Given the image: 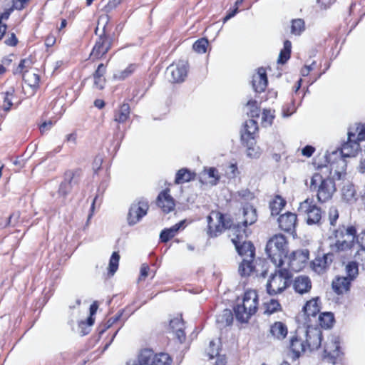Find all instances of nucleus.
<instances>
[{"label": "nucleus", "instance_id": "f257e3e1", "mask_svg": "<svg viewBox=\"0 0 365 365\" xmlns=\"http://www.w3.org/2000/svg\"><path fill=\"white\" fill-rule=\"evenodd\" d=\"M332 169V165L329 163L319 165L310 178L308 188L320 203L331 200L336 192V182L331 177Z\"/></svg>", "mask_w": 365, "mask_h": 365}, {"label": "nucleus", "instance_id": "f03ea898", "mask_svg": "<svg viewBox=\"0 0 365 365\" xmlns=\"http://www.w3.org/2000/svg\"><path fill=\"white\" fill-rule=\"evenodd\" d=\"M333 235L336 239L334 243L330 245V250L336 254L338 257L351 256L357 240V229L355 225L339 226Z\"/></svg>", "mask_w": 365, "mask_h": 365}, {"label": "nucleus", "instance_id": "7ed1b4c3", "mask_svg": "<svg viewBox=\"0 0 365 365\" xmlns=\"http://www.w3.org/2000/svg\"><path fill=\"white\" fill-rule=\"evenodd\" d=\"M264 251L267 259L275 267L284 265L286 257L289 252L288 238L280 232L272 235L267 241Z\"/></svg>", "mask_w": 365, "mask_h": 365}, {"label": "nucleus", "instance_id": "20e7f679", "mask_svg": "<svg viewBox=\"0 0 365 365\" xmlns=\"http://www.w3.org/2000/svg\"><path fill=\"white\" fill-rule=\"evenodd\" d=\"M259 307V296L256 290L247 289L242 296V302L234 307L236 319L242 322H247L256 314Z\"/></svg>", "mask_w": 365, "mask_h": 365}, {"label": "nucleus", "instance_id": "39448f33", "mask_svg": "<svg viewBox=\"0 0 365 365\" xmlns=\"http://www.w3.org/2000/svg\"><path fill=\"white\" fill-rule=\"evenodd\" d=\"M292 277V273L285 268L284 265L276 267V269L269 276L266 285L267 293L271 296L282 293L290 286Z\"/></svg>", "mask_w": 365, "mask_h": 365}, {"label": "nucleus", "instance_id": "423d86ee", "mask_svg": "<svg viewBox=\"0 0 365 365\" xmlns=\"http://www.w3.org/2000/svg\"><path fill=\"white\" fill-rule=\"evenodd\" d=\"M258 123L254 119L245 121L240 132L241 143L247 148V153L250 157H257L258 151L255 148L256 137L258 133Z\"/></svg>", "mask_w": 365, "mask_h": 365}, {"label": "nucleus", "instance_id": "0eeeda50", "mask_svg": "<svg viewBox=\"0 0 365 365\" xmlns=\"http://www.w3.org/2000/svg\"><path fill=\"white\" fill-rule=\"evenodd\" d=\"M207 234L211 238L217 237L225 230L231 228L232 221L220 211H212L207 216Z\"/></svg>", "mask_w": 365, "mask_h": 365}, {"label": "nucleus", "instance_id": "6e6552de", "mask_svg": "<svg viewBox=\"0 0 365 365\" xmlns=\"http://www.w3.org/2000/svg\"><path fill=\"white\" fill-rule=\"evenodd\" d=\"M113 44V38L106 33L105 28L103 32L96 38L95 43L89 54V59L96 62L103 59Z\"/></svg>", "mask_w": 365, "mask_h": 365}, {"label": "nucleus", "instance_id": "1a4fd4ad", "mask_svg": "<svg viewBox=\"0 0 365 365\" xmlns=\"http://www.w3.org/2000/svg\"><path fill=\"white\" fill-rule=\"evenodd\" d=\"M298 211L300 215L305 216L306 222L309 225L319 224L322 220V210L312 199L307 198L300 202Z\"/></svg>", "mask_w": 365, "mask_h": 365}, {"label": "nucleus", "instance_id": "9d476101", "mask_svg": "<svg viewBox=\"0 0 365 365\" xmlns=\"http://www.w3.org/2000/svg\"><path fill=\"white\" fill-rule=\"evenodd\" d=\"M140 361L144 365H172L173 358L165 352L155 353L153 349L145 348L140 351Z\"/></svg>", "mask_w": 365, "mask_h": 365}, {"label": "nucleus", "instance_id": "9b49d317", "mask_svg": "<svg viewBox=\"0 0 365 365\" xmlns=\"http://www.w3.org/2000/svg\"><path fill=\"white\" fill-rule=\"evenodd\" d=\"M309 258V251L308 250H297L289 252L286 259H287L288 269L291 272H298L302 271L308 263Z\"/></svg>", "mask_w": 365, "mask_h": 365}, {"label": "nucleus", "instance_id": "f8f14e48", "mask_svg": "<svg viewBox=\"0 0 365 365\" xmlns=\"http://www.w3.org/2000/svg\"><path fill=\"white\" fill-rule=\"evenodd\" d=\"M279 229L293 237L297 236V227L298 225V217L296 213L287 211L280 215L277 218Z\"/></svg>", "mask_w": 365, "mask_h": 365}, {"label": "nucleus", "instance_id": "ddd939ff", "mask_svg": "<svg viewBox=\"0 0 365 365\" xmlns=\"http://www.w3.org/2000/svg\"><path fill=\"white\" fill-rule=\"evenodd\" d=\"M304 326L307 327L304 342L307 349L311 351L318 349L321 346L322 340L321 330L314 327L309 322L304 323Z\"/></svg>", "mask_w": 365, "mask_h": 365}, {"label": "nucleus", "instance_id": "4468645a", "mask_svg": "<svg viewBox=\"0 0 365 365\" xmlns=\"http://www.w3.org/2000/svg\"><path fill=\"white\" fill-rule=\"evenodd\" d=\"M188 66L187 61L182 59L170 65L167 69L170 73V81L174 83L183 82L187 76Z\"/></svg>", "mask_w": 365, "mask_h": 365}, {"label": "nucleus", "instance_id": "2eb2a0df", "mask_svg": "<svg viewBox=\"0 0 365 365\" xmlns=\"http://www.w3.org/2000/svg\"><path fill=\"white\" fill-rule=\"evenodd\" d=\"M335 256L336 257V254L330 250L328 253L316 257L310 263L312 269L318 274L326 273L333 262Z\"/></svg>", "mask_w": 365, "mask_h": 365}, {"label": "nucleus", "instance_id": "dca6fc26", "mask_svg": "<svg viewBox=\"0 0 365 365\" xmlns=\"http://www.w3.org/2000/svg\"><path fill=\"white\" fill-rule=\"evenodd\" d=\"M343 353L340 349L339 341L331 339L326 342L322 354V359L331 364H336L341 359Z\"/></svg>", "mask_w": 365, "mask_h": 365}, {"label": "nucleus", "instance_id": "f3484780", "mask_svg": "<svg viewBox=\"0 0 365 365\" xmlns=\"http://www.w3.org/2000/svg\"><path fill=\"white\" fill-rule=\"evenodd\" d=\"M155 203L164 214H169L175 210V200L171 196L170 190L168 187L160 192Z\"/></svg>", "mask_w": 365, "mask_h": 365}, {"label": "nucleus", "instance_id": "a211bd4d", "mask_svg": "<svg viewBox=\"0 0 365 365\" xmlns=\"http://www.w3.org/2000/svg\"><path fill=\"white\" fill-rule=\"evenodd\" d=\"M360 150V144L355 140V133H348L347 141L341 145L340 153L341 157L345 160L346 158L356 156Z\"/></svg>", "mask_w": 365, "mask_h": 365}, {"label": "nucleus", "instance_id": "6ab92c4d", "mask_svg": "<svg viewBox=\"0 0 365 365\" xmlns=\"http://www.w3.org/2000/svg\"><path fill=\"white\" fill-rule=\"evenodd\" d=\"M148 208L149 205L147 202H139L138 204L132 205L128 215L129 224L134 225L139 222L147 214Z\"/></svg>", "mask_w": 365, "mask_h": 365}, {"label": "nucleus", "instance_id": "aec40b11", "mask_svg": "<svg viewBox=\"0 0 365 365\" xmlns=\"http://www.w3.org/2000/svg\"><path fill=\"white\" fill-rule=\"evenodd\" d=\"M289 351L291 353V358L293 361L298 359L307 349L304 340L297 335L291 336L289 346Z\"/></svg>", "mask_w": 365, "mask_h": 365}, {"label": "nucleus", "instance_id": "412c9836", "mask_svg": "<svg viewBox=\"0 0 365 365\" xmlns=\"http://www.w3.org/2000/svg\"><path fill=\"white\" fill-rule=\"evenodd\" d=\"M247 227H244V225L242 223H238L237 225H231L230 237L231 238V241L234 246H237L243 243L244 242H247V237L248 236V232L247 230Z\"/></svg>", "mask_w": 365, "mask_h": 365}, {"label": "nucleus", "instance_id": "4be33fe9", "mask_svg": "<svg viewBox=\"0 0 365 365\" xmlns=\"http://www.w3.org/2000/svg\"><path fill=\"white\" fill-rule=\"evenodd\" d=\"M252 84L255 92L261 93L265 91L268 84L265 68L260 67L257 69L252 76Z\"/></svg>", "mask_w": 365, "mask_h": 365}, {"label": "nucleus", "instance_id": "5701e85b", "mask_svg": "<svg viewBox=\"0 0 365 365\" xmlns=\"http://www.w3.org/2000/svg\"><path fill=\"white\" fill-rule=\"evenodd\" d=\"M109 61L110 59L106 62V63H99L97 68L92 74L93 78V87L99 91L103 90L106 86V78L105 75L107 71V67Z\"/></svg>", "mask_w": 365, "mask_h": 365}, {"label": "nucleus", "instance_id": "b1692460", "mask_svg": "<svg viewBox=\"0 0 365 365\" xmlns=\"http://www.w3.org/2000/svg\"><path fill=\"white\" fill-rule=\"evenodd\" d=\"M353 282L345 276H336L331 282V288L337 295H342L349 292Z\"/></svg>", "mask_w": 365, "mask_h": 365}, {"label": "nucleus", "instance_id": "393cba45", "mask_svg": "<svg viewBox=\"0 0 365 365\" xmlns=\"http://www.w3.org/2000/svg\"><path fill=\"white\" fill-rule=\"evenodd\" d=\"M185 227L186 220H183L169 228L163 229L160 233V241L163 243H167L174 238L180 230H183Z\"/></svg>", "mask_w": 365, "mask_h": 365}, {"label": "nucleus", "instance_id": "a878e982", "mask_svg": "<svg viewBox=\"0 0 365 365\" xmlns=\"http://www.w3.org/2000/svg\"><path fill=\"white\" fill-rule=\"evenodd\" d=\"M257 259H242L238 266V273L242 278H247L253 276L254 274L257 275Z\"/></svg>", "mask_w": 365, "mask_h": 365}, {"label": "nucleus", "instance_id": "bb28decb", "mask_svg": "<svg viewBox=\"0 0 365 365\" xmlns=\"http://www.w3.org/2000/svg\"><path fill=\"white\" fill-rule=\"evenodd\" d=\"M322 309V301L319 297H314L307 300L302 307V311L307 317H316Z\"/></svg>", "mask_w": 365, "mask_h": 365}, {"label": "nucleus", "instance_id": "cd10ccee", "mask_svg": "<svg viewBox=\"0 0 365 365\" xmlns=\"http://www.w3.org/2000/svg\"><path fill=\"white\" fill-rule=\"evenodd\" d=\"M312 287L310 278L305 275L297 277L293 281V288L299 294L309 293Z\"/></svg>", "mask_w": 365, "mask_h": 365}, {"label": "nucleus", "instance_id": "c85d7f7f", "mask_svg": "<svg viewBox=\"0 0 365 365\" xmlns=\"http://www.w3.org/2000/svg\"><path fill=\"white\" fill-rule=\"evenodd\" d=\"M237 254L242 259H249L256 258V248L251 241L244 242L243 243L235 246Z\"/></svg>", "mask_w": 365, "mask_h": 365}, {"label": "nucleus", "instance_id": "c756f323", "mask_svg": "<svg viewBox=\"0 0 365 365\" xmlns=\"http://www.w3.org/2000/svg\"><path fill=\"white\" fill-rule=\"evenodd\" d=\"M170 331L174 334L180 343L185 341V324L182 317H175L170 321Z\"/></svg>", "mask_w": 365, "mask_h": 365}, {"label": "nucleus", "instance_id": "7c9ffc66", "mask_svg": "<svg viewBox=\"0 0 365 365\" xmlns=\"http://www.w3.org/2000/svg\"><path fill=\"white\" fill-rule=\"evenodd\" d=\"M335 322V317L331 312H320L318 314L317 326L323 329H331Z\"/></svg>", "mask_w": 365, "mask_h": 365}, {"label": "nucleus", "instance_id": "2f4dec72", "mask_svg": "<svg viewBox=\"0 0 365 365\" xmlns=\"http://www.w3.org/2000/svg\"><path fill=\"white\" fill-rule=\"evenodd\" d=\"M269 332L274 338L278 340H283L288 334V329L284 323L275 322L271 324Z\"/></svg>", "mask_w": 365, "mask_h": 365}, {"label": "nucleus", "instance_id": "473e14b6", "mask_svg": "<svg viewBox=\"0 0 365 365\" xmlns=\"http://www.w3.org/2000/svg\"><path fill=\"white\" fill-rule=\"evenodd\" d=\"M341 198L348 203H354L357 200V193L352 182H348L343 185Z\"/></svg>", "mask_w": 365, "mask_h": 365}, {"label": "nucleus", "instance_id": "72a5a7b5", "mask_svg": "<svg viewBox=\"0 0 365 365\" xmlns=\"http://www.w3.org/2000/svg\"><path fill=\"white\" fill-rule=\"evenodd\" d=\"M130 108L128 103H123L114 111V120L118 123H125L130 118Z\"/></svg>", "mask_w": 365, "mask_h": 365}, {"label": "nucleus", "instance_id": "f704fd0d", "mask_svg": "<svg viewBox=\"0 0 365 365\" xmlns=\"http://www.w3.org/2000/svg\"><path fill=\"white\" fill-rule=\"evenodd\" d=\"M263 314L267 316H270L273 314L282 312V306L279 300L271 299L262 304Z\"/></svg>", "mask_w": 365, "mask_h": 365}, {"label": "nucleus", "instance_id": "c9c22d12", "mask_svg": "<svg viewBox=\"0 0 365 365\" xmlns=\"http://www.w3.org/2000/svg\"><path fill=\"white\" fill-rule=\"evenodd\" d=\"M33 65L34 61L31 56L23 58L20 61L17 67L13 70V74L15 76L21 75V76H24V75L30 73L29 69L31 68Z\"/></svg>", "mask_w": 365, "mask_h": 365}, {"label": "nucleus", "instance_id": "e433bc0d", "mask_svg": "<svg viewBox=\"0 0 365 365\" xmlns=\"http://www.w3.org/2000/svg\"><path fill=\"white\" fill-rule=\"evenodd\" d=\"M243 215L244 220L242 223L244 227L252 225L257 220V210L252 205H247L243 208Z\"/></svg>", "mask_w": 365, "mask_h": 365}, {"label": "nucleus", "instance_id": "4c0bfd02", "mask_svg": "<svg viewBox=\"0 0 365 365\" xmlns=\"http://www.w3.org/2000/svg\"><path fill=\"white\" fill-rule=\"evenodd\" d=\"M195 177L196 174L194 172H192L187 168H181L175 175V183L179 185L188 182L195 180Z\"/></svg>", "mask_w": 365, "mask_h": 365}, {"label": "nucleus", "instance_id": "58836bf2", "mask_svg": "<svg viewBox=\"0 0 365 365\" xmlns=\"http://www.w3.org/2000/svg\"><path fill=\"white\" fill-rule=\"evenodd\" d=\"M286 200L279 195H276L269 202V208L271 215L273 216L278 215L282 209L285 207Z\"/></svg>", "mask_w": 365, "mask_h": 365}, {"label": "nucleus", "instance_id": "ea45409f", "mask_svg": "<svg viewBox=\"0 0 365 365\" xmlns=\"http://www.w3.org/2000/svg\"><path fill=\"white\" fill-rule=\"evenodd\" d=\"M346 277L354 282L359 276V264L356 261L348 262L344 267Z\"/></svg>", "mask_w": 365, "mask_h": 365}, {"label": "nucleus", "instance_id": "a19ab883", "mask_svg": "<svg viewBox=\"0 0 365 365\" xmlns=\"http://www.w3.org/2000/svg\"><path fill=\"white\" fill-rule=\"evenodd\" d=\"M22 78L26 84L31 87L33 91L36 92L40 86V76L34 73H29L24 75Z\"/></svg>", "mask_w": 365, "mask_h": 365}, {"label": "nucleus", "instance_id": "79ce46f5", "mask_svg": "<svg viewBox=\"0 0 365 365\" xmlns=\"http://www.w3.org/2000/svg\"><path fill=\"white\" fill-rule=\"evenodd\" d=\"M292 43L289 40L284 42L283 48L280 51L277 62L281 64H284L291 56Z\"/></svg>", "mask_w": 365, "mask_h": 365}, {"label": "nucleus", "instance_id": "37998d69", "mask_svg": "<svg viewBox=\"0 0 365 365\" xmlns=\"http://www.w3.org/2000/svg\"><path fill=\"white\" fill-rule=\"evenodd\" d=\"M123 310H120L114 317L109 318L106 323L101 324L98 327L99 335L103 334L107 329L111 327L115 322H117L123 316Z\"/></svg>", "mask_w": 365, "mask_h": 365}, {"label": "nucleus", "instance_id": "c03bdc74", "mask_svg": "<svg viewBox=\"0 0 365 365\" xmlns=\"http://www.w3.org/2000/svg\"><path fill=\"white\" fill-rule=\"evenodd\" d=\"M305 30V23L302 19H295L292 21L291 33L295 36L300 35Z\"/></svg>", "mask_w": 365, "mask_h": 365}, {"label": "nucleus", "instance_id": "a18cd8bd", "mask_svg": "<svg viewBox=\"0 0 365 365\" xmlns=\"http://www.w3.org/2000/svg\"><path fill=\"white\" fill-rule=\"evenodd\" d=\"M2 94L4 96L2 108L4 111H9L13 106L12 100L14 95V89L11 88L10 91Z\"/></svg>", "mask_w": 365, "mask_h": 365}, {"label": "nucleus", "instance_id": "49530a36", "mask_svg": "<svg viewBox=\"0 0 365 365\" xmlns=\"http://www.w3.org/2000/svg\"><path fill=\"white\" fill-rule=\"evenodd\" d=\"M209 45L208 40L205 38L197 39L192 46L193 50L198 53H205Z\"/></svg>", "mask_w": 365, "mask_h": 365}, {"label": "nucleus", "instance_id": "de8ad7c7", "mask_svg": "<svg viewBox=\"0 0 365 365\" xmlns=\"http://www.w3.org/2000/svg\"><path fill=\"white\" fill-rule=\"evenodd\" d=\"M119 260L120 255L118 252H113L110 258L108 265V272L111 275H113L114 273L117 271L118 268Z\"/></svg>", "mask_w": 365, "mask_h": 365}, {"label": "nucleus", "instance_id": "09e8293b", "mask_svg": "<svg viewBox=\"0 0 365 365\" xmlns=\"http://www.w3.org/2000/svg\"><path fill=\"white\" fill-rule=\"evenodd\" d=\"M138 68L137 63H130L124 70L121 71L118 74V78L120 80H125V78L130 76Z\"/></svg>", "mask_w": 365, "mask_h": 365}, {"label": "nucleus", "instance_id": "8fccbe9b", "mask_svg": "<svg viewBox=\"0 0 365 365\" xmlns=\"http://www.w3.org/2000/svg\"><path fill=\"white\" fill-rule=\"evenodd\" d=\"M81 173L82 170L81 168L68 170L65 172L64 177L68 183L71 185L73 182H74L76 178H78L81 177Z\"/></svg>", "mask_w": 365, "mask_h": 365}, {"label": "nucleus", "instance_id": "3c124183", "mask_svg": "<svg viewBox=\"0 0 365 365\" xmlns=\"http://www.w3.org/2000/svg\"><path fill=\"white\" fill-rule=\"evenodd\" d=\"M247 106L250 108L249 115L252 118H258L259 116L260 108L257 105V102L255 100H250Z\"/></svg>", "mask_w": 365, "mask_h": 365}, {"label": "nucleus", "instance_id": "603ef678", "mask_svg": "<svg viewBox=\"0 0 365 365\" xmlns=\"http://www.w3.org/2000/svg\"><path fill=\"white\" fill-rule=\"evenodd\" d=\"M204 172L207 175L208 178L211 179V182L216 185L220 180V175L217 170L214 167L205 168Z\"/></svg>", "mask_w": 365, "mask_h": 365}, {"label": "nucleus", "instance_id": "864d4df0", "mask_svg": "<svg viewBox=\"0 0 365 365\" xmlns=\"http://www.w3.org/2000/svg\"><path fill=\"white\" fill-rule=\"evenodd\" d=\"M356 245L360 249L356 252V256L360 255L361 252L365 255V229L361 233H357Z\"/></svg>", "mask_w": 365, "mask_h": 365}, {"label": "nucleus", "instance_id": "5fc2aeb1", "mask_svg": "<svg viewBox=\"0 0 365 365\" xmlns=\"http://www.w3.org/2000/svg\"><path fill=\"white\" fill-rule=\"evenodd\" d=\"M328 216L330 225L332 226H335L339 216V213L337 208L334 206H331L328 210Z\"/></svg>", "mask_w": 365, "mask_h": 365}, {"label": "nucleus", "instance_id": "6e6d98bb", "mask_svg": "<svg viewBox=\"0 0 365 365\" xmlns=\"http://www.w3.org/2000/svg\"><path fill=\"white\" fill-rule=\"evenodd\" d=\"M274 115L270 110L264 109L262 116V124L263 126L271 125L274 119Z\"/></svg>", "mask_w": 365, "mask_h": 365}, {"label": "nucleus", "instance_id": "4d7b16f0", "mask_svg": "<svg viewBox=\"0 0 365 365\" xmlns=\"http://www.w3.org/2000/svg\"><path fill=\"white\" fill-rule=\"evenodd\" d=\"M355 135H357L356 140L359 143L361 141L365 140V125L359 123L356 127Z\"/></svg>", "mask_w": 365, "mask_h": 365}, {"label": "nucleus", "instance_id": "13d9d810", "mask_svg": "<svg viewBox=\"0 0 365 365\" xmlns=\"http://www.w3.org/2000/svg\"><path fill=\"white\" fill-rule=\"evenodd\" d=\"M31 0H12V9L21 11L29 4Z\"/></svg>", "mask_w": 365, "mask_h": 365}, {"label": "nucleus", "instance_id": "bf43d9fd", "mask_svg": "<svg viewBox=\"0 0 365 365\" xmlns=\"http://www.w3.org/2000/svg\"><path fill=\"white\" fill-rule=\"evenodd\" d=\"M317 68V62L313 61L310 65L304 66L300 71V73L302 76H309L312 71H313Z\"/></svg>", "mask_w": 365, "mask_h": 365}, {"label": "nucleus", "instance_id": "052dcab7", "mask_svg": "<svg viewBox=\"0 0 365 365\" xmlns=\"http://www.w3.org/2000/svg\"><path fill=\"white\" fill-rule=\"evenodd\" d=\"M150 271V267L147 264H143L140 267V276L139 280H145L148 276Z\"/></svg>", "mask_w": 365, "mask_h": 365}, {"label": "nucleus", "instance_id": "680f3d73", "mask_svg": "<svg viewBox=\"0 0 365 365\" xmlns=\"http://www.w3.org/2000/svg\"><path fill=\"white\" fill-rule=\"evenodd\" d=\"M102 163H103V158L101 156L97 155L94 158L93 163H92V167L94 170V173H96V174L98 173V171L101 168Z\"/></svg>", "mask_w": 365, "mask_h": 365}, {"label": "nucleus", "instance_id": "e2e57ef3", "mask_svg": "<svg viewBox=\"0 0 365 365\" xmlns=\"http://www.w3.org/2000/svg\"><path fill=\"white\" fill-rule=\"evenodd\" d=\"M53 123L52 120H49L48 121H44L39 125V130L42 135H43L46 131L49 130L53 126Z\"/></svg>", "mask_w": 365, "mask_h": 365}, {"label": "nucleus", "instance_id": "0e129e2a", "mask_svg": "<svg viewBox=\"0 0 365 365\" xmlns=\"http://www.w3.org/2000/svg\"><path fill=\"white\" fill-rule=\"evenodd\" d=\"M315 150L316 149L314 146L307 145L302 148V154L307 158H310L314 154Z\"/></svg>", "mask_w": 365, "mask_h": 365}, {"label": "nucleus", "instance_id": "69168bd1", "mask_svg": "<svg viewBox=\"0 0 365 365\" xmlns=\"http://www.w3.org/2000/svg\"><path fill=\"white\" fill-rule=\"evenodd\" d=\"M336 1V0H317V4L320 9H327L335 4Z\"/></svg>", "mask_w": 365, "mask_h": 365}, {"label": "nucleus", "instance_id": "338daca9", "mask_svg": "<svg viewBox=\"0 0 365 365\" xmlns=\"http://www.w3.org/2000/svg\"><path fill=\"white\" fill-rule=\"evenodd\" d=\"M44 41H45V46L47 48H50V47H52L53 46H54V44L56 43V36L53 34H49L46 36Z\"/></svg>", "mask_w": 365, "mask_h": 365}, {"label": "nucleus", "instance_id": "774afa93", "mask_svg": "<svg viewBox=\"0 0 365 365\" xmlns=\"http://www.w3.org/2000/svg\"><path fill=\"white\" fill-rule=\"evenodd\" d=\"M18 38L14 33H11V36L4 41L6 45L9 46H16L18 44Z\"/></svg>", "mask_w": 365, "mask_h": 365}]
</instances>
